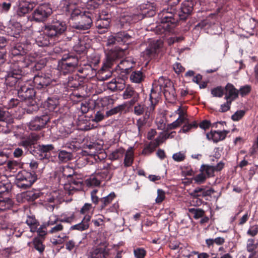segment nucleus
<instances>
[{
  "instance_id": "obj_1",
  "label": "nucleus",
  "mask_w": 258,
  "mask_h": 258,
  "mask_svg": "<svg viewBox=\"0 0 258 258\" xmlns=\"http://www.w3.org/2000/svg\"><path fill=\"white\" fill-rule=\"evenodd\" d=\"M194 3L191 1L184 2L181 7V11L178 14L174 13L172 8L163 9L158 14L159 24L156 27V32L162 34L171 32L175 26L178 18L185 20L192 11Z\"/></svg>"
},
{
  "instance_id": "obj_2",
  "label": "nucleus",
  "mask_w": 258,
  "mask_h": 258,
  "mask_svg": "<svg viewBox=\"0 0 258 258\" xmlns=\"http://www.w3.org/2000/svg\"><path fill=\"white\" fill-rule=\"evenodd\" d=\"M77 0H62L60 7L66 14L70 15L72 20L78 19L73 27L78 30H86L90 29L93 23V15L89 12L84 11L77 4Z\"/></svg>"
},
{
  "instance_id": "obj_3",
  "label": "nucleus",
  "mask_w": 258,
  "mask_h": 258,
  "mask_svg": "<svg viewBox=\"0 0 258 258\" xmlns=\"http://www.w3.org/2000/svg\"><path fill=\"white\" fill-rule=\"evenodd\" d=\"M67 29L66 22L60 20L58 16H53L50 22L44 27V32L50 37H55L62 34Z\"/></svg>"
},
{
  "instance_id": "obj_4",
  "label": "nucleus",
  "mask_w": 258,
  "mask_h": 258,
  "mask_svg": "<svg viewBox=\"0 0 258 258\" xmlns=\"http://www.w3.org/2000/svg\"><path fill=\"white\" fill-rule=\"evenodd\" d=\"M29 83L25 81L23 84H21L18 90V95L22 101L25 102L26 105L32 106V109L36 110L37 106L36 105V101L33 99L36 93L34 89L29 86Z\"/></svg>"
},
{
  "instance_id": "obj_5",
  "label": "nucleus",
  "mask_w": 258,
  "mask_h": 258,
  "mask_svg": "<svg viewBox=\"0 0 258 258\" xmlns=\"http://www.w3.org/2000/svg\"><path fill=\"white\" fill-rule=\"evenodd\" d=\"M36 180L37 175L34 171L22 170L16 176V184L20 188L26 189L30 187Z\"/></svg>"
},
{
  "instance_id": "obj_6",
  "label": "nucleus",
  "mask_w": 258,
  "mask_h": 258,
  "mask_svg": "<svg viewBox=\"0 0 258 258\" xmlns=\"http://www.w3.org/2000/svg\"><path fill=\"white\" fill-rule=\"evenodd\" d=\"M156 93L152 90L150 95V105L147 107L145 113H144L143 116L137 120L136 124L139 132H141L142 127L147 123L148 119L152 117L155 106L158 101L156 97Z\"/></svg>"
},
{
  "instance_id": "obj_7",
  "label": "nucleus",
  "mask_w": 258,
  "mask_h": 258,
  "mask_svg": "<svg viewBox=\"0 0 258 258\" xmlns=\"http://www.w3.org/2000/svg\"><path fill=\"white\" fill-rule=\"evenodd\" d=\"M15 67V65H14L6 76V84L10 87L15 86L17 84L18 87H20L21 84H23L21 79L22 71L19 68Z\"/></svg>"
},
{
  "instance_id": "obj_8",
  "label": "nucleus",
  "mask_w": 258,
  "mask_h": 258,
  "mask_svg": "<svg viewBox=\"0 0 258 258\" xmlns=\"http://www.w3.org/2000/svg\"><path fill=\"white\" fill-rule=\"evenodd\" d=\"M52 14V9L47 5H41L33 12L32 19L36 22H43Z\"/></svg>"
},
{
  "instance_id": "obj_9",
  "label": "nucleus",
  "mask_w": 258,
  "mask_h": 258,
  "mask_svg": "<svg viewBox=\"0 0 258 258\" xmlns=\"http://www.w3.org/2000/svg\"><path fill=\"white\" fill-rule=\"evenodd\" d=\"M162 46V42L161 40L151 41L148 46L142 52L143 56L145 59H149L152 56H154L156 54L159 52Z\"/></svg>"
},
{
  "instance_id": "obj_10",
  "label": "nucleus",
  "mask_w": 258,
  "mask_h": 258,
  "mask_svg": "<svg viewBox=\"0 0 258 258\" xmlns=\"http://www.w3.org/2000/svg\"><path fill=\"white\" fill-rule=\"evenodd\" d=\"M122 97L124 100L130 99L128 104L130 106H132L139 100L140 94L133 87L128 86L125 88Z\"/></svg>"
},
{
  "instance_id": "obj_11",
  "label": "nucleus",
  "mask_w": 258,
  "mask_h": 258,
  "mask_svg": "<svg viewBox=\"0 0 258 258\" xmlns=\"http://www.w3.org/2000/svg\"><path fill=\"white\" fill-rule=\"evenodd\" d=\"M123 55L124 51L122 49L116 48L115 50L110 51L106 54V60L104 64L103 68H110L113 62ZM104 70L105 69L103 68L102 71H104Z\"/></svg>"
},
{
  "instance_id": "obj_12",
  "label": "nucleus",
  "mask_w": 258,
  "mask_h": 258,
  "mask_svg": "<svg viewBox=\"0 0 258 258\" xmlns=\"http://www.w3.org/2000/svg\"><path fill=\"white\" fill-rule=\"evenodd\" d=\"M49 117L47 115L36 116L31 120L29 123V127L31 130L38 131L43 128L49 121Z\"/></svg>"
},
{
  "instance_id": "obj_13",
  "label": "nucleus",
  "mask_w": 258,
  "mask_h": 258,
  "mask_svg": "<svg viewBox=\"0 0 258 258\" xmlns=\"http://www.w3.org/2000/svg\"><path fill=\"white\" fill-rule=\"evenodd\" d=\"M32 45L31 43L26 42V43H19L13 46L11 50V54L14 56L24 55L31 50Z\"/></svg>"
},
{
  "instance_id": "obj_14",
  "label": "nucleus",
  "mask_w": 258,
  "mask_h": 258,
  "mask_svg": "<svg viewBox=\"0 0 258 258\" xmlns=\"http://www.w3.org/2000/svg\"><path fill=\"white\" fill-rule=\"evenodd\" d=\"M51 82V79L48 75L41 74L35 75L33 78L34 86L38 89L46 88Z\"/></svg>"
},
{
  "instance_id": "obj_15",
  "label": "nucleus",
  "mask_w": 258,
  "mask_h": 258,
  "mask_svg": "<svg viewBox=\"0 0 258 258\" xmlns=\"http://www.w3.org/2000/svg\"><path fill=\"white\" fill-rule=\"evenodd\" d=\"M74 219V214H71L70 215L62 214L59 216V217L55 215H53L50 217L49 220L47 222V225H54L57 222L71 223Z\"/></svg>"
},
{
  "instance_id": "obj_16",
  "label": "nucleus",
  "mask_w": 258,
  "mask_h": 258,
  "mask_svg": "<svg viewBox=\"0 0 258 258\" xmlns=\"http://www.w3.org/2000/svg\"><path fill=\"white\" fill-rule=\"evenodd\" d=\"M34 7V4L29 1H26L19 3L16 10V14L18 17L24 16L25 14L31 11Z\"/></svg>"
},
{
  "instance_id": "obj_17",
  "label": "nucleus",
  "mask_w": 258,
  "mask_h": 258,
  "mask_svg": "<svg viewBox=\"0 0 258 258\" xmlns=\"http://www.w3.org/2000/svg\"><path fill=\"white\" fill-rule=\"evenodd\" d=\"M225 99L233 101L238 97L239 91L230 83H228L225 87Z\"/></svg>"
},
{
  "instance_id": "obj_18",
  "label": "nucleus",
  "mask_w": 258,
  "mask_h": 258,
  "mask_svg": "<svg viewBox=\"0 0 258 258\" xmlns=\"http://www.w3.org/2000/svg\"><path fill=\"white\" fill-rule=\"evenodd\" d=\"M228 133V131L225 130L223 131H211L210 133H207L206 136L208 140H212L214 142L217 143L223 140Z\"/></svg>"
},
{
  "instance_id": "obj_19",
  "label": "nucleus",
  "mask_w": 258,
  "mask_h": 258,
  "mask_svg": "<svg viewBox=\"0 0 258 258\" xmlns=\"http://www.w3.org/2000/svg\"><path fill=\"white\" fill-rule=\"evenodd\" d=\"M71 40L75 42V44L73 46L74 50L75 51L81 53L85 50L86 47L85 45L84 41L82 40L81 38L77 35H74L71 38Z\"/></svg>"
},
{
  "instance_id": "obj_20",
  "label": "nucleus",
  "mask_w": 258,
  "mask_h": 258,
  "mask_svg": "<svg viewBox=\"0 0 258 258\" xmlns=\"http://www.w3.org/2000/svg\"><path fill=\"white\" fill-rule=\"evenodd\" d=\"M91 218V215L84 216L83 219L80 223L72 226L71 229L72 230H77L80 231L87 229L89 227V222Z\"/></svg>"
},
{
  "instance_id": "obj_21",
  "label": "nucleus",
  "mask_w": 258,
  "mask_h": 258,
  "mask_svg": "<svg viewBox=\"0 0 258 258\" xmlns=\"http://www.w3.org/2000/svg\"><path fill=\"white\" fill-rule=\"evenodd\" d=\"M51 37L46 34L43 30V33H40L36 38L35 44L38 46H47L50 43V38Z\"/></svg>"
},
{
  "instance_id": "obj_22",
  "label": "nucleus",
  "mask_w": 258,
  "mask_h": 258,
  "mask_svg": "<svg viewBox=\"0 0 258 258\" xmlns=\"http://www.w3.org/2000/svg\"><path fill=\"white\" fill-rule=\"evenodd\" d=\"M117 42L123 44H129L133 39L132 35L127 32L122 31L116 33Z\"/></svg>"
},
{
  "instance_id": "obj_23",
  "label": "nucleus",
  "mask_w": 258,
  "mask_h": 258,
  "mask_svg": "<svg viewBox=\"0 0 258 258\" xmlns=\"http://www.w3.org/2000/svg\"><path fill=\"white\" fill-rule=\"evenodd\" d=\"M99 167L100 170L96 171L95 174L99 176V179L101 181L105 180L107 178H109V169L110 166L109 164H103V165H100Z\"/></svg>"
},
{
  "instance_id": "obj_24",
  "label": "nucleus",
  "mask_w": 258,
  "mask_h": 258,
  "mask_svg": "<svg viewBox=\"0 0 258 258\" xmlns=\"http://www.w3.org/2000/svg\"><path fill=\"white\" fill-rule=\"evenodd\" d=\"M134 64L135 62L133 61L131 59H128L121 60L118 64V67L122 71V72L128 74L134 67Z\"/></svg>"
},
{
  "instance_id": "obj_25",
  "label": "nucleus",
  "mask_w": 258,
  "mask_h": 258,
  "mask_svg": "<svg viewBox=\"0 0 258 258\" xmlns=\"http://www.w3.org/2000/svg\"><path fill=\"white\" fill-rule=\"evenodd\" d=\"M140 9L142 11V13H141V15L144 17L153 16L155 14L151 3L141 5L140 6Z\"/></svg>"
},
{
  "instance_id": "obj_26",
  "label": "nucleus",
  "mask_w": 258,
  "mask_h": 258,
  "mask_svg": "<svg viewBox=\"0 0 258 258\" xmlns=\"http://www.w3.org/2000/svg\"><path fill=\"white\" fill-rule=\"evenodd\" d=\"M75 61H76L75 60ZM76 61L71 63H67L64 60H61L59 62V67L60 68V71L64 74L69 73L74 70V65Z\"/></svg>"
},
{
  "instance_id": "obj_27",
  "label": "nucleus",
  "mask_w": 258,
  "mask_h": 258,
  "mask_svg": "<svg viewBox=\"0 0 258 258\" xmlns=\"http://www.w3.org/2000/svg\"><path fill=\"white\" fill-rule=\"evenodd\" d=\"M125 154V150L122 147H118L114 149L109 155L108 158L110 160L113 161L121 159Z\"/></svg>"
},
{
  "instance_id": "obj_28",
  "label": "nucleus",
  "mask_w": 258,
  "mask_h": 258,
  "mask_svg": "<svg viewBox=\"0 0 258 258\" xmlns=\"http://www.w3.org/2000/svg\"><path fill=\"white\" fill-rule=\"evenodd\" d=\"M59 104L58 99L56 97H50L44 102V106L49 111H54Z\"/></svg>"
},
{
  "instance_id": "obj_29",
  "label": "nucleus",
  "mask_w": 258,
  "mask_h": 258,
  "mask_svg": "<svg viewBox=\"0 0 258 258\" xmlns=\"http://www.w3.org/2000/svg\"><path fill=\"white\" fill-rule=\"evenodd\" d=\"M107 15L104 14V16L102 15L99 16V19H97L96 22V26L99 29H107L110 25V19L108 18H105L104 16Z\"/></svg>"
},
{
  "instance_id": "obj_30",
  "label": "nucleus",
  "mask_w": 258,
  "mask_h": 258,
  "mask_svg": "<svg viewBox=\"0 0 258 258\" xmlns=\"http://www.w3.org/2000/svg\"><path fill=\"white\" fill-rule=\"evenodd\" d=\"M124 155L125 156L123 162L124 166L130 167L132 166L134 158V153L133 148L132 147L128 148L127 150L125 152Z\"/></svg>"
},
{
  "instance_id": "obj_31",
  "label": "nucleus",
  "mask_w": 258,
  "mask_h": 258,
  "mask_svg": "<svg viewBox=\"0 0 258 258\" xmlns=\"http://www.w3.org/2000/svg\"><path fill=\"white\" fill-rule=\"evenodd\" d=\"M145 75L141 71H136L132 72L130 79L132 82L140 83L144 81Z\"/></svg>"
},
{
  "instance_id": "obj_32",
  "label": "nucleus",
  "mask_w": 258,
  "mask_h": 258,
  "mask_svg": "<svg viewBox=\"0 0 258 258\" xmlns=\"http://www.w3.org/2000/svg\"><path fill=\"white\" fill-rule=\"evenodd\" d=\"M246 248L248 251L252 252V254L249 257V258H251L253 255L258 252V243H255L254 240L253 239H248Z\"/></svg>"
},
{
  "instance_id": "obj_33",
  "label": "nucleus",
  "mask_w": 258,
  "mask_h": 258,
  "mask_svg": "<svg viewBox=\"0 0 258 258\" xmlns=\"http://www.w3.org/2000/svg\"><path fill=\"white\" fill-rule=\"evenodd\" d=\"M99 176L95 174L92 175L85 180V183L88 186H98L101 184Z\"/></svg>"
},
{
  "instance_id": "obj_34",
  "label": "nucleus",
  "mask_w": 258,
  "mask_h": 258,
  "mask_svg": "<svg viewBox=\"0 0 258 258\" xmlns=\"http://www.w3.org/2000/svg\"><path fill=\"white\" fill-rule=\"evenodd\" d=\"M11 32L8 31L10 35L14 36V37L17 38L21 32V25L19 23L16 22L11 24L10 26Z\"/></svg>"
},
{
  "instance_id": "obj_35",
  "label": "nucleus",
  "mask_w": 258,
  "mask_h": 258,
  "mask_svg": "<svg viewBox=\"0 0 258 258\" xmlns=\"http://www.w3.org/2000/svg\"><path fill=\"white\" fill-rule=\"evenodd\" d=\"M13 205V202L10 198H0V212L10 209Z\"/></svg>"
},
{
  "instance_id": "obj_36",
  "label": "nucleus",
  "mask_w": 258,
  "mask_h": 258,
  "mask_svg": "<svg viewBox=\"0 0 258 258\" xmlns=\"http://www.w3.org/2000/svg\"><path fill=\"white\" fill-rule=\"evenodd\" d=\"M108 253L104 248L97 247L92 251V255L94 258H105Z\"/></svg>"
},
{
  "instance_id": "obj_37",
  "label": "nucleus",
  "mask_w": 258,
  "mask_h": 258,
  "mask_svg": "<svg viewBox=\"0 0 258 258\" xmlns=\"http://www.w3.org/2000/svg\"><path fill=\"white\" fill-rule=\"evenodd\" d=\"M115 197L116 196L115 193L114 192H112L108 196L100 199V201L101 203V208L103 209L109 204H110L113 200L115 198Z\"/></svg>"
},
{
  "instance_id": "obj_38",
  "label": "nucleus",
  "mask_w": 258,
  "mask_h": 258,
  "mask_svg": "<svg viewBox=\"0 0 258 258\" xmlns=\"http://www.w3.org/2000/svg\"><path fill=\"white\" fill-rule=\"evenodd\" d=\"M200 171L204 172L207 177H209L214 176L215 170L213 166L202 165L200 167Z\"/></svg>"
},
{
  "instance_id": "obj_39",
  "label": "nucleus",
  "mask_w": 258,
  "mask_h": 258,
  "mask_svg": "<svg viewBox=\"0 0 258 258\" xmlns=\"http://www.w3.org/2000/svg\"><path fill=\"white\" fill-rule=\"evenodd\" d=\"M60 176L61 174L62 176L65 178H71L74 176V171L72 168L69 166H66L59 169Z\"/></svg>"
},
{
  "instance_id": "obj_40",
  "label": "nucleus",
  "mask_w": 258,
  "mask_h": 258,
  "mask_svg": "<svg viewBox=\"0 0 258 258\" xmlns=\"http://www.w3.org/2000/svg\"><path fill=\"white\" fill-rule=\"evenodd\" d=\"M146 108L143 103H137L134 106L133 112L136 115L140 116L145 113Z\"/></svg>"
},
{
  "instance_id": "obj_41",
  "label": "nucleus",
  "mask_w": 258,
  "mask_h": 258,
  "mask_svg": "<svg viewBox=\"0 0 258 258\" xmlns=\"http://www.w3.org/2000/svg\"><path fill=\"white\" fill-rule=\"evenodd\" d=\"M188 211L195 219L203 217L205 214V212L203 209L199 208H190L188 209Z\"/></svg>"
},
{
  "instance_id": "obj_42",
  "label": "nucleus",
  "mask_w": 258,
  "mask_h": 258,
  "mask_svg": "<svg viewBox=\"0 0 258 258\" xmlns=\"http://www.w3.org/2000/svg\"><path fill=\"white\" fill-rule=\"evenodd\" d=\"M11 115L7 108L0 107V121H9Z\"/></svg>"
},
{
  "instance_id": "obj_43",
  "label": "nucleus",
  "mask_w": 258,
  "mask_h": 258,
  "mask_svg": "<svg viewBox=\"0 0 258 258\" xmlns=\"http://www.w3.org/2000/svg\"><path fill=\"white\" fill-rule=\"evenodd\" d=\"M69 181L71 182L78 191L83 188V180L81 178H77L76 175L73 176V177Z\"/></svg>"
},
{
  "instance_id": "obj_44",
  "label": "nucleus",
  "mask_w": 258,
  "mask_h": 258,
  "mask_svg": "<svg viewBox=\"0 0 258 258\" xmlns=\"http://www.w3.org/2000/svg\"><path fill=\"white\" fill-rule=\"evenodd\" d=\"M94 208L91 204L85 203L80 210V213L85 216L91 215L92 216Z\"/></svg>"
},
{
  "instance_id": "obj_45",
  "label": "nucleus",
  "mask_w": 258,
  "mask_h": 258,
  "mask_svg": "<svg viewBox=\"0 0 258 258\" xmlns=\"http://www.w3.org/2000/svg\"><path fill=\"white\" fill-rule=\"evenodd\" d=\"M72 158V154L65 150H61L58 153L59 160L63 162H66L70 160Z\"/></svg>"
},
{
  "instance_id": "obj_46",
  "label": "nucleus",
  "mask_w": 258,
  "mask_h": 258,
  "mask_svg": "<svg viewBox=\"0 0 258 258\" xmlns=\"http://www.w3.org/2000/svg\"><path fill=\"white\" fill-rule=\"evenodd\" d=\"M125 106L124 104L119 105L106 112V115L109 116L121 112L124 109Z\"/></svg>"
},
{
  "instance_id": "obj_47",
  "label": "nucleus",
  "mask_w": 258,
  "mask_h": 258,
  "mask_svg": "<svg viewBox=\"0 0 258 258\" xmlns=\"http://www.w3.org/2000/svg\"><path fill=\"white\" fill-rule=\"evenodd\" d=\"M186 158L185 152L180 151L172 155L173 159L177 162L183 161Z\"/></svg>"
},
{
  "instance_id": "obj_48",
  "label": "nucleus",
  "mask_w": 258,
  "mask_h": 258,
  "mask_svg": "<svg viewBox=\"0 0 258 258\" xmlns=\"http://www.w3.org/2000/svg\"><path fill=\"white\" fill-rule=\"evenodd\" d=\"M170 134H165V135L159 136L157 137L153 142H152L153 145L154 147H157L160 144L163 143L165 140L169 138Z\"/></svg>"
},
{
  "instance_id": "obj_49",
  "label": "nucleus",
  "mask_w": 258,
  "mask_h": 258,
  "mask_svg": "<svg viewBox=\"0 0 258 258\" xmlns=\"http://www.w3.org/2000/svg\"><path fill=\"white\" fill-rule=\"evenodd\" d=\"M63 187L66 191V194L69 195H72L75 192L78 191L77 189H76V188L74 187L70 181L69 183H64Z\"/></svg>"
},
{
  "instance_id": "obj_50",
  "label": "nucleus",
  "mask_w": 258,
  "mask_h": 258,
  "mask_svg": "<svg viewBox=\"0 0 258 258\" xmlns=\"http://www.w3.org/2000/svg\"><path fill=\"white\" fill-rule=\"evenodd\" d=\"M75 60H76V63L74 65V69L78 64V59L77 57L68 54H65L62 57V60H64L67 63L73 62L75 61Z\"/></svg>"
},
{
  "instance_id": "obj_51",
  "label": "nucleus",
  "mask_w": 258,
  "mask_h": 258,
  "mask_svg": "<svg viewBox=\"0 0 258 258\" xmlns=\"http://www.w3.org/2000/svg\"><path fill=\"white\" fill-rule=\"evenodd\" d=\"M54 147L52 144L39 145L38 150L42 153H47L53 149Z\"/></svg>"
},
{
  "instance_id": "obj_52",
  "label": "nucleus",
  "mask_w": 258,
  "mask_h": 258,
  "mask_svg": "<svg viewBox=\"0 0 258 258\" xmlns=\"http://www.w3.org/2000/svg\"><path fill=\"white\" fill-rule=\"evenodd\" d=\"M245 113V111L243 110H238L235 112L231 116V119L235 121L241 119Z\"/></svg>"
},
{
  "instance_id": "obj_53",
  "label": "nucleus",
  "mask_w": 258,
  "mask_h": 258,
  "mask_svg": "<svg viewBox=\"0 0 258 258\" xmlns=\"http://www.w3.org/2000/svg\"><path fill=\"white\" fill-rule=\"evenodd\" d=\"M211 93L214 97H221L224 94V90L221 87H217L211 90Z\"/></svg>"
},
{
  "instance_id": "obj_54",
  "label": "nucleus",
  "mask_w": 258,
  "mask_h": 258,
  "mask_svg": "<svg viewBox=\"0 0 258 258\" xmlns=\"http://www.w3.org/2000/svg\"><path fill=\"white\" fill-rule=\"evenodd\" d=\"M45 201L50 204V205L47 207V209L48 210L52 211L54 209L55 203L57 201V200L54 197V196H49L46 198Z\"/></svg>"
},
{
  "instance_id": "obj_55",
  "label": "nucleus",
  "mask_w": 258,
  "mask_h": 258,
  "mask_svg": "<svg viewBox=\"0 0 258 258\" xmlns=\"http://www.w3.org/2000/svg\"><path fill=\"white\" fill-rule=\"evenodd\" d=\"M207 177L204 172H201L200 173L194 177V180L196 182L201 184L205 182Z\"/></svg>"
},
{
  "instance_id": "obj_56",
  "label": "nucleus",
  "mask_w": 258,
  "mask_h": 258,
  "mask_svg": "<svg viewBox=\"0 0 258 258\" xmlns=\"http://www.w3.org/2000/svg\"><path fill=\"white\" fill-rule=\"evenodd\" d=\"M155 148L156 147H154L152 142H151L150 144L147 145L143 150L142 154L145 155H149L154 151Z\"/></svg>"
},
{
  "instance_id": "obj_57",
  "label": "nucleus",
  "mask_w": 258,
  "mask_h": 258,
  "mask_svg": "<svg viewBox=\"0 0 258 258\" xmlns=\"http://www.w3.org/2000/svg\"><path fill=\"white\" fill-rule=\"evenodd\" d=\"M136 258H144L146 254V250L143 248H138L134 251Z\"/></svg>"
},
{
  "instance_id": "obj_58",
  "label": "nucleus",
  "mask_w": 258,
  "mask_h": 258,
  "mask_svg": "<svg viewBox=\"0 0 258 258\" xmlns=\"http://www.w3.org/2000/svg\"><path fill=\"white\" fill-rule=\"evenodd\" d=\"M157 197L156 198V203L157 204L161 203L165 198V193L164 190L161 189L157 190Z\"/></svg>"
},
{
  "instance_id": "obj_59",
  "label": "nucleus",
  "mask_w": 258,
  "mask_h": 258,
  "mask_svg": "<svg viewBox=\"0 0 258 258\" xmlns=\"http://www.w3.org/2000/svg\"><path fill=\"white\" fill-rule=\"evenodd\" d=\"M117 35L115 36L110 35L109 36L106 42V45L108 47H110L114 44H115L117 42Z\"/></svg>"
},
{
  "instance_id": "obj_60",
  "label": "nucleus",
  "mask_w": 258,
  "mask_h": 258,
  "mask_svg": "<svg viewBox=\"0 0 258 258\" xmlns=\"http://www.w3.org/2000/svg\"><path fill=\"white\" fill-rule=\"evenodd\" d=\"M258 233V225H254L250 226L247 231V234L251 236H255Z\"/></svg>"
},
{
  "instance_id": "obj_61",
  "label": "nucleus",
  "mask_w": 258,
  "mask_h": 258,
  "mask_svg": "<svg viewBox=\"0 0 258 258\" xmlns=\"http://www.w3.org/2000/svg\"><path fill=\"white\" fill-rule=\"evenodd\" d=\"M214 192L215 191L213 188H209L208 189H205L204 188L201 194L196 195V197H206L207 196H211L212 194H214Z\"/></svg>"
},
{
  "instance_id": "obj_62",
  "label": "nucleus",
  "mask_w": 258,
  "mask_h": 258,
  "mask_svg": "<svg viewBox=\"0 0 258 258\" xmlns=\"http://www.w3.org/2000/svg\"><path fill=\"white\" fill-rule=\"evenodd\" d=\"M251 90V87L249 85H245L241 87L238 91L242 96L248 94Z\"/></svg>"
},
{
  "instance_id": "obj_63",
  "label": "nucleus",
  "mask_w": 258,
  "mask_h": 258,
  "mask_svg": "<svg viewBox=\"0 0 258 258\" xmlns=\"http://www.w3.org/2000/svg\"><path fill=\"white\" fill-rule=\"evenodd\" d=\"M18 166V163L15 161H9L7 163L8 169L12 172H15Z\"/></svg>"
},
{
  "instance_id": "obj_64",
  "label": "nucleus",
  "mask_w": 258,
  "mask_h": 258,
  "mask_svg": "<svg viewBox=\"0 0 258 258\" xmlns=\"http://www.w3.org/2000/svg\"><path fill=\"white\" fill-rule=\"evenodd\" d=\"M35 248L40 252H42L44 250V246L42 244V242L39 240H36L34 242Z\"/></svg>"
}]
</instances>
